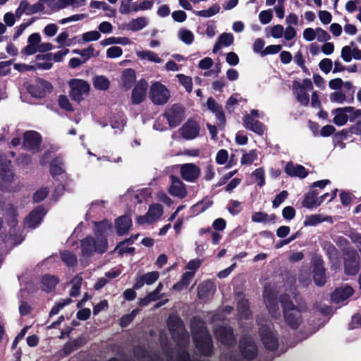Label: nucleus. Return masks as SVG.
Instances as JSON below:
<instances>
[{
	"label": "nucleus",
	"instance_id": "nucleus-37",
	"mask_svg": "<svg viewBox=\"0 0 361 361\" xmlns=\"http://www.w3.org/2000/svg\"><path fill=\"white\" fill-rule=\"evenodd\" d=\"M64 172L62 161L59 157L55 158L50 164V173L51 176L55 177Z\"/></svg>",
	"mask_w": 361,
	"mask_h": 361
},
{
	"label": "nucleus",
	"instance_id": "nucleus-28",
	"mask_svg": "<svg viewBox=\"0 0 361 361\" xmlns=\"http://www.w3.org/2000/svg\"><path fill=\"white\" fill-rule=\"evenodd\" d=\"M215 290L216 288L213 282L211 281H204L197 288V296L200 300H207Z\"/></svg>",
	"mask_w": 361,
	"mask_h": 361
},
{
	"label": "nucleus",
	"instance_id": "nucleus-42",
	"mask_svg": "<svg viewBox=\"0 0 361 361\" xmlns=\"http://www.w3.org/2000/svg\"><path fill=\"white\" fill-rule=\"evenodd\" d=\"M147 214L154 221L162 215L163 207L159 204H154L149 207Z\"/></svg>",
	"mask_w": 361,
	"mask_h": 361
},
{
	"label": "nucleus",
	"instance_id": "nucleus-35",
	"mask_svg": "<svg viewBox=\"0 0 361 361\" xmlns=\"http://www.w3.org/2000/svg\"><path fill=\"white\" fill-rule=\"evenodd\" d=\"M61 260L69 267H73L77 264L76 256L68 250H63L60 252Z\"/></svg>",
	"mask_w": 361,
	"mask_h": 361
},
{
	"label": "nucleus",
	"instance_id": "nucleus-1",
	"mask_svg": "<svg viewBox=\"0 0 361 361\" xmlns=\"http://www.w3.org/2000/svg\"><path fill=\"white\" fill-rule=\"evenodd\" d=\"M279 302L283 309V317L286 323L293 329H297L302 322L300 308L295 305L291 297L288 293H283L279 296Z\"/></svg>",
	"mask_w": 361,
	"mask_h": 361
},
{
	"label": "nucleus",
	"instance_id": "nucleus-52",
	"mask_svg": "<svg viewBox=\"0 0 361 361\" xmlns=\"http://www.w3.org/2000/svg\"><path fill=\"white\" fill-rule=\"evenodd\" d=\"M297 90V100L303 106H307L310 103V97L308 93L305 90Z\"/></svg>",
	"mask_w": 361,
	"mask_h": 361
},
{
	"label": "nucleus",
	"instance_id": "nucleus-13",
	"mask_svg": "<svg viewBox=\"0 0 361 361\" xmlns=\"http://www.w3.org/2000/svg\"><path fill=\"white\" fill-rule=\"evenodd\" d=\"M42 137L40 133L35 130H27L23 134V145L25 149L32 152H38Z\"/></svg>",
	"mask_w": 361,
	"mask_h": 361
},
{
	"label": "nucleus",
	"instance_id": "nucleus-25",
	"mask_svg": "<svg viewBox=\"0 0 361 361\" xmlns=\"http://www.w3.org/2000/svg\"><path fill=\"white\" fill-rule=\"evenodd\" d=\"M285 172L289 176L300 178H304L308 175L307 171L303 166L299 164L294 166L292 162H288L286 165Z\"/></svg>",
	"mask_w": 361,
	"mask_h": 361
},
{
	"label": "nucleus",
	"instance_id": "nucleus-48",
	"mask_svg": "<svg viewBox=\"0 0 361 361\" xmlns=\"http://www.w3.org/2000/svg\"><path fill=\"white\" fill-rule=\"evenodd\" d=\"M217 41L224 47H229L233 44L234 37L231 33L224 32L219 35Z\"/></svg>",
	"mask_w": 361,
	"mask_h": 361
},
{
	"label": "nucleus",
	"instance_id": "nucleus-23",
	"mask_svg": "<svg viewBox=\"0 0 361 361\" xmlns=\"http://www.w3.org/2000/svg\"><path fill=\"white\" fill-rule=\"evenodd\" d=\"M94 234L98 240L104 238L107 240L106 233L112 228V224L107 219H104L100 221H94Z\"/></svg>",
	"mask_w": 361,
	"mask_h": 361
},
{
	"label": "nucleus",
	"instance_id": "nucleus-56",
	"mask_svg": "<svg viewBox=\"0 0 361 361\" xmlns=\"http://www.w3.org/2000/svg\"><path fill=\"white\" fill-rule=\"evenodd\" d=\"M288 192L287 190H283L279 194L276 195L275 198L272 202V207L274 208H277L279 205L285 201V200L288 197Z\"/></svg>",
	"mask_w": 361,
	"mask_h": 361
},
{
	"label": "nucleus",
	"instance_id": "nucleus-3",
	"mask_svg": "<svg viewBox=\"0 0 361 361\" xmlns=\"http://www.w3.org/2000/svg\"><path fill=\"white\" fill-rule=\"evenodd\" d=\"M344 272L348 276H355L360 271V258L357 252L349 248L344 251Z\"/></svg>",
	"mask_w": 361,
	"mask_h": 361
},
{
	"label": "nucleus",
	"instance_id": "nucleus-54",
	"mask_svg": "<svg viewBox=\"0 0 361 361\" xmlns=\"http://www.w3.org/2000/svg\"><path fill=\"white\" fill-rule=\"evenodd\" d=\"M294 89H301L305 90H311L313 89V85L310 79L305 78L303 80L302 83H300L299 82L295 80L293 84Z\"/></svg>",
	"mask_w": 361,
	"mask_h": 361
},
{
	"label": "nucleus",
	"instance_id": "nucleus-21",
	"mask_svg": "<svg viewBox=\"0 0 361 361\" xmlns=\"http://www.w3.org/2000/svg\"><path fill=\"white\" fill-rule=\"evenodd\" d=\"M353 110V106H345L332 110L331 113L335 114L333 119L334 123L338 126H343L349 120L347 114Z\"/></svg>",
	"mask_w": 361,
	"mask_h": 361
},
{
	"label": "nucleus",
	"instance_id": "nucleus-2",
	"mask_svg": "<svg viewBox=\"0 0 361 361\" xmlns=\"http://www.w3.org/2000/svg\"><path fill=\"white\" fill-rule=\"evenodd\" d=\"M81 251L83 257H91L95 252L103 254L108 249V240L102 238L95 239L91 235L83 238L80 242Z\"/></svg>",
	"mask_w": 361,
	"mask_h": 361
},
{
	"label": "nucleus",
	"instance_id": "nucleus-17",
	"mask_svg": "<svg viewBox=\"0 0 361 361\" xmlns=\"http://www.w3.org/2000/svg\"><path fill=\"white\" fill-rule=\"evenodd\" d=\"M180 175L183 179L188 182H195L200 175V169L192 163L182 164Z\"/></svg>",
	"mask_w": 361,
	"mask_h": 361
},
{
	"label": "nucleus",
	"instance_id": "nucleus-38",
	"mask_svg": "<svg viewBox=\"0 0 361 361\" xmlns=\"http://www.w3.org/2000/svg\"><path fill=\"white\" fill-rule=\"evenodd\" d=\"M213 204L212 200H207L204 202V200L199 201L197 203L192 207V210L194 214H199L206 211L209 207Z\"/></svg>",
	"mask_w": 361,
	"mask_h": 361
},
{
	"label": "nucleus",
	"instance_id": "nucleus-29",
	"mask_svg": "<svg viewBox=\"0 0 361 361\" xmlns=\"http://www.w3.org/2000/svg\"><path fill=\"white\" fill-rule=\"evenodd\" d=\"M122 85L126 90H129L132 87L136 81V73L133 68L125 69L121 75Z\"/></svg>",
	"mask_w": 361,
	"mask_h": 361
},
{
	"label": "nucleus",
	"instance_id": "nucleus-6",
	"mask_svg": "<svg viewBox=\"0 0 361 361\" xmlns=\"http://www.w3.org/2000/svg\"><path fill=\"white\" fill-rule=\"evenodd\" d=\"M68 85L71 88L70 97L73 101L78 103L83 99V94H87L90 90V84L82 79H71L68 82Z\"/></svg>",
	"mask_w": 361,
	"mask_h": 361
},
{
	"label": "nucleus",
	"instance_id": "nucleus-36",
	"mask_svg": "<svg viewBox=\"0 0 361 361\" xmlns=\"http://www.w3.org/2000/svg\"><path fill=\"white\" fill-rule=\"evenodd\" d=\"M93 85L97 90H106L109 88L110 81L104 75H97L93 79Z\"/></svg>",
	"mask_w": 361,
	"mask_h": 361
},
{
	"label": "nucleus",
	"instance_id": "nucleus-63",
	"mask_svg": "<svg viewBox=\"0 0 361 361\" xmlns=\"http://www.w3.org/2000/svg\"><path fill=\"white\" fill-rule=\"evenodd\" d=\"M332 61L330 59L325 58L320 61L319 63V68L326 74L329 73L332 68Z\"/></svg>",
	"mask_w": 361,
	"mask_h": 361
},
{
	"label": "nucleus",
	"instance_id": "nucleus-47",
	"mask_svg": "<svg viewBox=\"0 0 361 361\" xmlns=\"http://www.w3.org/2000/svg\"><path fill=\"white\" fill-rule=\"evenodd\" d=\"M49 189L46 187L37 190L32 195L33 202L39 203L46 199L49 195Z\"/></svg>",
	"mask_w": 361,
	"mask_h": 361
},
{
	"label": "nucleus",
	"instance_id": "nucleus-44",
	"mask_svg": "<svg viewBox=\"0 0 361 361\" xmlns=\"http://www.w3.org/2000/svg\"><path fill=\"white\" fill-rule=\"evenodd\" d=\"M179 38L186 44H190L194 41L193 33L187 29L182 28L178 32Z\"/></svg>",
	"mask_w": 361,
	"mask_h": 361
},
{
	"label": "nucleus",
	"instance_id": "nucleus-57",
	"mask_svg": "<svg viewBox=\"0 0 361 361\" xmlns=\"http://www.w3.org/2000/svg\"><path fill=\"white\" fill-rule=\"evenodd\" d=\"M101 37L99 31L93 30L82 34V40L84 42H90L98 40Z\"/></svg>",
	"mask_w": 361,
	"mask_h": 361
},
{
	"label": "nucleus",
	"instance_id": "nucleus-14",
	"mask_svg": "<svg viewBox=\"0 0 361 361\" xmlns=\"http://www.w3.org/2000/svg\"><path fill=\"white\" fill-rule=\"evenodd\" d=\"M46 214L47 211L42 205L36 207L29 213L24 220L25 226L30 228H37L43 221Z\"/></svg>",
	"mask_w": 361,
	"mask_h": 361
},
{
	"label": "nucleus",
	"instance_id": "nucleus-45",
	"mask_svg": "<svg viewBox=\"0 0 361 361\" xmlns=\"http://www.w3.org/2000/svg\"><path fill=\"white\" fill-rule=\"evenodd\" d=\"M72 281L73 285L70 290V295L71 297L75 298L80 294L82 278L81 276H76L73 278Z\"/></svg>",
	"mask_w": 361,
	"mask_h": 361
},
{
	"label": "nucleus",
	"instance_id": "nucleus-39",
	"mask_svg": "<svg viewBox=\"0 0 361 361\" xmlns=\"http://www.w3.org/2000/svg\"><path fill=\"white\" fill-rule=\"evenodd\" d=\"M220 11V6L218 4H214L208 9L194 11L196 16L204 18H209L217 14Z\"/></svg>",
	"mask_w": 361,
	"mask_h": 361
},
{
	"label": "nucleus",
	"instance_id": "nucleus-26",
	"mask_svg": "<svg viewBox=\"0 0 361 361\" xmlns=\"http://www.w3.org/2000/svg\"><path fill=\"white\" fill-rule=\"evenodd\" d=\"M59 280L58 277L49 274H45L41 279V288L46 293H50L55 290Z\"/></svg>",
	"mask_w": 361,
	"mask_h": 361
},
{
	"label": "nucleus",
	"instance_id": "nucleus-61",
	"mask_svg": "<svg viewBox=\"0 0 361 361\" xmlns=\"http://www.w3.org/2000/svg\"><path fill=\"white\" fill-rule=\"evenodd\" d=\"M269 215L262 212H254L252 215V221L256 223H266L268 221Z\"/></svg>",
	"mask_w": 361,
	"mask_h": 361
},
{
	"label": "nucleus",
	"instance_id": "nucleus-62",
	"mask_svg": "<svg viewBox=\"0 0 361 361\" xmlns=\"http://www.w3.org/2000/svg\"><path fill=\"white\" fill-rule=\"evenodd\" d=\"M82 53H80V56L83 58V61L85 63L87 60H89L92 56H97L98 53L94 54V48L92 45L89 46L86 49H83L81 50Z\"/></svg>",
	"mask_w": 361,
	"mask_h": 361
},
{
	"label": "nucleus",
	"instance_id": "nucleus-20",
	"mask_svg": "<svg viewBox=\"0 0 361 361\" xmlns=\"http://www.w3.org/2000/svg\"><path fill=\"white\" fill-rule=\"evenodd\" d=\"M243 126L247 129L262 135L264 133L265 126L259 121L255 120L249 114H246L243 117Z\"/></svg>",
	"mask_w": 361,
	"mask_h": 361
},
{
	"label": "nucleus",
	"instance_id": "nucleus-43",
	"mask_svg": "<svg viewBox=\"0 0 361 361\" xmlns=\"http://www.w3.org/2000/svg\"><path fill=\"white\" fill-rule=\"evenodd\" d=\"M71 302L72 300L71 298H66L61 302H56L51 309L49 316L51 317L57 314L61 309L68 305Z\"/></svg>",
	"mask_w": 361,
	"mask_h": 361
},
{
	"label": "nucleus",
	"instance_id": "nucleus-51",
	"mask_svg": "<svg viewBox=\"0 0 361 361\" xmlns=\"http://www.w3.org/2000/svg\"><path fill=\"white\" fill-rule=\"evenodd\" d=\"M59 106L68 112H72L74 109L66 95L61 94L59 97Z\"/></svg>",
	"mask_w": 361,
	"mask_h": 361
},
{
	"label": "nucleus",
	"instance_id": "nucleus-15",
	"mask_svg": "<svg viewBox=\"0 0 361 361\" xmlns=\"http://www.w3.org/2000/svg\"><path fill=\"white\" fill-rule=\"evenodd\" d=\"M200 126L193 119H188L180 128L181 136L185 140H192L200 134Z\"/></svg>",
	"mask_w": 361,
	"mask_h": 361
},
{
	"label": "nucleus",
	"instance_id": "nucleus-59",
	"mask_svg": "<svg viewBox=\"0 0 361 361\" xmlns=\"http://www.w3.org/2000/svg\"><path fill=\"white\" fill-rule=\"evenodd\" d=\"M273 13L271 10H264L260 12L259 19L262 24L266 25L271 22Z\"/></svg>",
	"mask_w": 361,
	"mask_h": 361
},
{
	"label": "nucleus",
	"instance_id": "nucleus-33",
	"mask_svg": "<svg viewBox=\"0 0 361 361\" xmlns=\"http://www.w3.org/2000/svg\"><path fill=\"white\" fill-rule=\"evenodd\" d=\"M237 310L242 318L248 319L251 314L248 300L240 299L237 303Z\"/></svg>",
	"mask_w": 361,
	"mask_h": 361
},
{
	"label": "nucleus",
	"instance_id": "nucleus-27",
	"mask_svg": "<svg viewBox=\"0 0 361 361\" xmlns=\"http://www.w3.org/2000/svg\"><path fill=\"white\" fill-rule=\"evenodd\" d=\"M167 326L171 335L175 337L179 335L178 331L183 329V322L179 316L170 315L167 319Z\"/></svg>",
	"mask_w": 361,
	"mask_h": 361
},
{
	"label": "nucleus",
	"instance_id": "nucleus-16",
	"mask_svg": "<svg viewBox=\"0 0 361 361\" xmlns=\"http://www.w3.org/2000/svg\"><path fill=\"white\" fill-rule=\"evenodd\" d=\"M147 87L148 84L144 79L140 80L136 83L131 93V102L133 104L137 105L145 101Z\"/></svg>",
	"mask_w": 361,
	"mask_h": 361
},
{
	"label": "nucleus",
	"instance_id": "nucleus-53",
	"mask_svg": "<svg viewBox=\"0 0 361 361\" xmlns=\"http://www.w3.org/2000/svg\"><path fill=\"white\" fill-rule=\"evenodd\" d=\"M207 106L208 109L214 114L223 110L222 106L216 102V100L212 97L207 99Z\"/></svg>",
	"mask_w": 361,
	"mask_h": 361
},
{
	"label": "nucleus",
	"instance_id": "nucleus-41",
	"mask_svg": "<svg viewBox=\"0 0 361 361\" xmlns=\"http://www.w3.org/2000/svg\"><path fill=\"white\" fill-rule=\"evenodd\" d=\"M154 1L152 0H144L143 1L137 4L134 2L132 4V11L137 12L138 11L149 10L152 8Z\"/></svg>",
	"mask_w": 361,
	"mask_h": 361
},
{
	"label": "nucleus",
	"instance_id": "nucleus-10",
	"mask_svg": "<svg viewBox=\"0 0 361 361\" xmlns=\"http://www.w3.org/2000/svg\"><path fill=\"white\" fill-rule=\"evenodd\" d=\"M214 334L217 340L227 348H232L236 344V338L231 326L221 325L216 328Z\"/></svg>",
	"mask_w": 361,
	"mask_h": 361
},
{
	"label": "nucleus",
	"instance_id": "nucleus-11",
	"mask_svg": "<svg viewBox=\"0 0 361 361\" xmlns=\"http://www.w3.org/2000/svg\"><path fill=\"white\" fill-rule=\"evenodd\" d=\"M312 274L315 284L323 286L326 282V269L322 256H316L312 259Z\"/></svg>",
	"mask_w": 361,
	"mask_h": 361
},
{
	"label": "nucleus",
	"instance_id": "nucleus-30",
	"mask_svg": "<svg viewBox=\"0 0 361 361\" xmlns=\"http://www.w3.org/2000/svg\"><path fill=\"white\" fill-rule=\"evenodd\" d=\"M191 333L193 336L209 333L204 322L200 318L194 317L190 322Z\"/></svg>",
	"mask_w": 361,
	"mask_h": 361
},
{
	"label": "nucleus",
	"instance_id": "nucleus-4",
	"mask_svg": "<svg viewBox=\"0 0 361 361\" xmlns=\"http://www.w3.org/2000/svg\"><path fill=\"white\" fill-rule=\"evenodd\" d=\"M259 335L264 348L274 352L278 349L279 343L278 334L267 324L262 325L259 329Z\"/></svg>",
	"mask_w": 361,
	"mask_h": 361
},
{
	"label": "nucleus",
	"instance_id": "nucleus-31",
	"mask_svg": "<svg viewBox=\"0 0 361 361\" xmlns=\"http://www.w3.org/2000/svg\"><path fill=\"white\" fill-rule=\"evenodd\" d=\"M324 221L331 222L332 217L331 216H323L322 214H312L306 216L303 225L305 226H315Z\"/></svg>",
	"mask_w": 361,
	"mask_h": 361
},
{
	"label": "nucleus",
	"instance_id": "nucleus-32",
	"mask_svg": "<svg viewBox=\"0 0 361 361\" xmlns=\"http://www.w3.org/2000/svg\"><path fill=\"white\" fill-rule=\"evenodd\" d=\"M18 211L12 204H8L6 209V224L11 228H16L18 225Z\"/></svg>",
	"mask_w": 361,
	"mask_h": 361
},
{
	"label": "nucleus",
	"instance_id": "nucleus-60",
	"mask_svg": "<svg viewBox=\"0 0 361 361\" xmlns=\"http://www.w3.org/2000/svg\"><path fill=\"white\" fill-rule=\"evenodd\" d=\"M123 54V50L120 47L114 46L109 47L106 51V56L110 59H115L121 56Z\"/></svg>",
	"mask_w": 361,
	"mask_h": 361
},
{
	"label": "nucleus",
	"instance_id": "nucleus-55",
	"mask_svg": "<svg viewBox=\"0 0 361 361\" xmlns=\"http://www.w3.org/2000/svg\"><path fill=\"white\" fill-rule=\"evenodd\" d=\"M145 282L147 285H151L157 281L159 277L158 271H151L142 275Z\"/></svg>",
	"mask_w": 361,
	"mask_h": 361
},
{
	"label": "nucleus",
	"instance_id": "nucleus-22",
	"mask_svg": "<svg viewBox=\"0 0 361 361\" xmlns=\"http://www.w3.org/2000/svg\"><path fill=\"white\" fill-rule=\"evenodd\" d=\"M11 161L7 159H0V177L6 183H12L15 174L11 169Z\"/></svg>",
	"mask_w": 361,
	"mask_h": 361
},
{
	"label": "nucleus",
	"instance_id": "nucleus-12",
	"mask_svg": "<svg viewBox=\"0 0 361 361\" xmlns=\"http://www.w3.org/2000/svg\"><path fill=\"white\" fill-rule=\"evenodd\" d=\"M28 92L35 98H44L53 90V86L49 81L37 78L35 85H29Z\"/></svg>",
	"mask_w": 361,
	"mask_h": 361
},
{
	"label": "nucleus",
	"instance_id": "nucleus-18",
	"mask_svg": "<svg viewBox=\"0 0 361 361\" xmlns=\"http://www.w3.org/2000/svg\"><path fill=\"white\" fill-rule=\"evenodd\" d=\"M171 185L169 188V192L171 195L183 199L187 196L188 192L185 185L176 176H170Z\"/></svg>",
	"mask_w": 361,
	"mask_h": 361
},
{
	"label": "nucleus",
	"instance_id": "nucleus-50",
	"mask_svg": "<svg viewBox=\"0 0 361 361\" xmlns=\"http://www.w3.org/2000/svg\"><path fill=\"white\" fill-rule=\"evenodd\" d=\"M179 82L185 88L186 91L191 92L192 90V78L183 74H178Z\"/></svg>",
	"mask_w": 361,
	"mask_h": 361
},
{
	"label": "nucleus",
	"instance_id": "nucleus-8",
	"mask_svg": "<svg viewBox=\"0 0 361 361\" xmlns=\"http://www.w3.org/2000/svg\"><path fill=\"white\" fill-rule=\"evenodd\" d=\"M193 342L200 355L209 357L213 354L214 344L209 333L195 336L193 337Z\"/></svg>",
	"mask_w": 361,
	"mask_h": 361
},
{
	"label": "nucleus",
	"instance_id": "nucleus-58",
	"mask_svg": "<svg viewBox=\"0 0 361 361\" xmlns=\"http://www.w3.org/2000/svg\"><path fill=\"white\" fill-rule=\"evenodd\" d=\"M176 361H202L200 359L192 360L190 353L186 350H182L177 353Z\"/></svg>",
	"mask_w": 361,
	"mask_h": 361
},
{
	"label": "nucleus",
	"instance_id": "nucleus-46",
	"mask_svg": "<svg viewBox=\"0 0 361 361\" xmlns=\"http://www.w3.org/2000/svg\"><path fill=\"white\" fill-rule=\"evenodd\" d=\"M257 159L256 149H252L248 153L243 154L240 160L241 164H251Z\"/></svg>",
	"mask_w": 361,
	"mask_h": 361
},
{
	"label": "nucleus",
	"instance_id": "nucleus-64",
	"mask_svg": "<svg viewBox=\"0 0 361 361\" xmlns=\"http://www.w3.org/2000/svg\"><path fill=\"white\" fill-rule=\"evenodd\" d=\"M284 32V28L281 25H276L270 28V35L275 39L282 37Z\"/></svg>",
	"mask_w": 361,
	"mask_h": 361
},
{
	"label": "nucleus",
	"instance_id": "nucleus-40",
	"mask_svg": "<svg viewBox=\"0 0 361 361\" xmlns=\"http://www.w3.org/2000/svg\"><path fill=\"white\" fill-rule=\"evenodd\" d=\"M302 207L307 209H312L314 207H317L319 206V202H317V199H315L310 193L308 192L305 194L304 199L302 202Z\"/></svg>",
	"mask_w": 361,
	"mask_h": 361
},
{
	"label": "nucleus",
	"instance_id": "nucleus-9",
	"mask_svg": "<svg viewBox=\"0 0 361 361\" xmlns=\"http://www.w3.org/2000/svg\"><path fill=\"white\" fill-rule=\"evenodd\" d=\"M239 350L242 357L247 360H254L258 353L255 343L251 337L247 336L240 338Z\"/></svg>",
	"mask_w": 361,
	"mask_h": 361
},
{
	"label": "nucleus",
	"instance_id": "nucleus-34",
	"mask_svg": "<svg viewBox=\"0 0 361 361\" xmlns=\"http://www.w3.org/2000/svg\"><path fill=\"white\" fill-rule=\"evenodd\" d=\"M147 25V19L145 17H138L133 19L127 25L128 29L137 32L144 28Z\"/></svg>",
	"mask_w": 361,
	"mask_h": 361
},
{
	"label": "nucleus",
	"instance_id": "nucleus-19",
	"mask_svg": "<svg viewBox=\"0 0 361 361\" xmlns=\"http://www.w3.org/2000/svg\"><path fill=\"white\" fill-rule=\"evenodd\" d=\"M132 226V219L128 215L120 216L115 220L116 233L119 236L128 234Z\"/></svg>",
	"mask_w": 361,
	"mask_h": 361
},
{
	"label": "nucleus",
	"instance_id": "nucleus-5",
	"mask_svg": "<svg viewBox=\"0 0 361 361\" xmlns=\"http://www.w3.org/2000/svg\"><path fill=\"white\" fill-rule=\"evenodd\" d=\"M164 116L167 119L169 127L174 128L183 121L185 118V109L180 104H174L166 109Z\"/></svg>",
	"mask_w": 361,
	"mask_h": 361
},
{
	"label": "nucleus",
	"instance_id": "nucleus-49",
	"mask_svg": "<svg viewBox=\"0 0 361 361\" xmlns=\"http://www.w3.org/2000/svg\"><path fill=\"white\" fill-rule=\"evenodd\" d=\"M252 176L255 178V181L257 183L259 187H262L265 184V176H264V170L263 168L260 167L255 169Z\"/></svg>",
	"mask_w": 361,
	"mask_h": 361
},
{
	"label": "nucleus",
	"instance_id": "nucleus-24",
	"mask_svg": "<svg viewBox=\"0 0 361 361\" xmlns=\"http://www.w3.org/2000/svg\"><path fill=\"white\" fill-rule=\"evenodd\" d=\"M354 293V290L350 286H345L344 288H337L331 293V298L333 301L339 302L349 298Z\"/></svg>",
	"mask_w": 361,
	"mask_h": 361
},
{
	"label": "nucleus",
	"instance_id": "nucleus-7",
	"mask_svg": "<svg viewBox=\"0 0 361 361\" xmlns=\"http://www.w3.org/2000/svg\"><path fill=\"white\" fill-rule=\"evenodd\" d=\"M149 97L154 104L164 105L169 100L170 92L165 85L156 82L150 86Z\"/></svg>",
	"mask_w": 361,
	"mask_h": 361
}]
</instances>
